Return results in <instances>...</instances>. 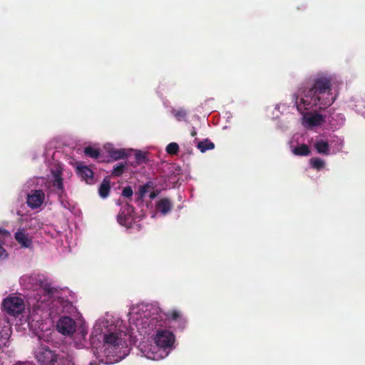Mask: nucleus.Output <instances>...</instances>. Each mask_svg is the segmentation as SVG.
<instances>
[{
  "label": "nucleus",
  "instance_id": "f257e3e1",
  "mask_svg": "<svg viewBox=\"0 0 365 365\" xmlns=\"http://www.w3.org/2000/svg\"><path fill=\"white\" fill-rule=\"evenodd\" d=\"M294 101L298 111L303 113L309 109L324 110L329 107L336 100L331 93V78L329 76H321L314 79L312 86L304 92V96L294 94Z\"/></svg>",
  "mask_w": 365,
  "mask_h": 365
},
{
  "label": "nucleus",
  "instance_id": "f03ea898",
  "mask_svg": "<svg viewBox=\"0 0 365 365\" xmlns=\"http://www.w3.org/2000/svg\"><path fill=\"white\" fill-rule=\"evenodd\" d=\"M4 310L12 316L21 314L25 309L24 299L21 297L10 295L2 303Z\"/></svg>",
  "mask_w": 365,
  "mask_h": 365
},
{
  "label": "nucleus",
  "instance_id": "7ed1b4c3",
  "mask_svg": "<svg viewBox=\"0 0 365 365\" xmlns=\"http://www.w3.org/2000/svg\"><path fill=\"white\" fill-rule=\"evenodd\" d=\"M56 352L48 346L41 344L34 350V356L41 365H51Z\"/></svg>",
  "mask_w": 365,
  "mask_h": 365
},
{
  "label": "nucleus",
  "instance_id": "20e7f679",
  "mask_svg": "<svg viewBox=\"0 0 365 365\" xmlns=\"http://www.w3.org/2000/svg\"><path fill=\"white\" fill-rule=\"evenodd\" d=\"M134 210V207L127 202L121 207L120 211L117 216L118 222L120 225L125 226L128 228L131 227L132 225L135 222Z\"/></svg>",
  "mask_w": 365,
  "mask_h": 365
},
{
  "label": "nucleus",
  "instance_id": "39448f33",
  "mask_svg": "<svg viewBox=\"0 0 365 365\" xmlns=\"http://www.w3.org/2000/svg\"><path fill=\"white\" fill-rule=\"evenodd\" d=\"M154 340L158 348L165 350L173 345L175 336L170 331L161 329L157 331Z\"/></svg>",
  "mask_w": 365,
  "mask_h": 365
},
{
  "label": "nucleus",
  "instance_id": "423d86ee",
  "mask_svg": "<svg viewBox=\"0 0 365 365\" xmlns=\"http://www.w3.org/2000/svg\"><path fill=\"white\" fill-rule=\"evenodd\" d=\"M56 329L63 335L71 336L76 331V323L70 317H62L57 322Z\"/></svg>",
  "mask_w": 365,
  "mask_h": 365
},
{
  "label": "nucleus",
  "instance_id": "0eeeda50",
  "mask_svg": "<svg viewBox=\"0 0 365 365\" xmlns=\"http://www.w3.org/2000/svg\"><path fill=\"white\" fill-rule=\"evenodd\" d=\"M104 345L108 348L117 349L126 345V341L122 338L121 332H110L105 335Z\"/></svg>",
  "mask_w": 365,
  "mask_h": 365
},
{
  "label": "nucleus",
  "instance_id": "6e6552de",
  "mask_svg": "<svg viewBox=\"0 0 365 365\" xmlns=\"http://www.w3.org/2000/svg\"><path fill=\"white\" fill-rule=\"evenodd\" d=\"M44 197L45 195L41 190H32L27 196V205L32 209L38 208L42 205Z\"/></svg>",
  "mask_w": 365,
  "mask_h": 365
},
{
  "label": "nucleus",
  "instance_id": "1a4fd4ad",
  "mask_svg": "<svg viewBox=\"0 0 365 365\" xmlns=\"http://www.w3.org/2000/svg\"><path fill=\"white\" fill-rule=\"evenodd\" d=\"M76 173L82 180L86 181L87 184H93L94 182V173L87 165H79L76 167Z\"/></svg>",
  "mask_w": 365,
  "mask_h": 365
},
{
  "label": "nucleus",
  "instance_id": "9d476101",
  "mask_svg": "<svg viewBox=\"0 0 365 365\" xmlns=\"http://www.w3.org/2000/svg\"><path fill=\"white\" fill-rule=\"evenodd\" d=\"M15 240L22 247L29 248L32 245V239L24 229L18 230L14 235Z\"/></svg>",
  "mask_w": 365,
  "mask_h": 365
},
{
  "label": "nucleus",
  "instance_id": "9b49d317",
  "mask_svg": "<svg viewBox=\"0 0 365 365\" xmlns=\"http://www.w3.org/2000/svg\"><path fill=\"white\" fill-rule=\"evenodd\" d=\"M51 365H74L73 358L68 354H56Z\"/></svg>",
  "mask_w": 365,
  "mask_h": 365
},
{
  "label": "nucleus",
  "instance_id": "f8f14e48",
  "mask_svg": "<svg viewBox=\"0 0 365 365\" xmlns=\"http://www.w3.org/2000/svg\"><path fill=\"white\" fill-rule=\"evenodd\" d=\"M304 122L310 127L320 125L324 122V116L318 113H312L304 117Z\"/></svg>",
  "mask_w": 365,
  "mask_h": 365
},
{
  "label": "nucleus",
  "instance_id": "ddd939ff",
  "mask_svg": "<svg viewBox=\"0 0 365 365\" xmlns=\"http://www.w3.org/2000/svg\"><path fill=\"white\" fill-rule=\"evenodd\" d=\"M173 203L168 198H162L160 199L156 204V209L158 212H160L162 215H165L168 214L172 208Z\"/></svg>",
  "mask_w": 365,
  "mask_h": 365
},
{
  "label": "nucleus",
  "instance_id": "4468645a",
  "mask_svg": "<svg viewBox=\"0 0 365 365\" xmlns=\"http://www.w3.org/2000/svg\"><path fill=\"white\" fill-rule=\"evenodd\" d=\"M165 318L168 320H173L175 322H180L182 324L186 322L185 319L182 317L180 311L177 309H173L164 313Z\"/></svg>",
  "mask_w": 365,
  "mask_h": 365
},
{
  "label": "nucleus",
  "instance_id": "2eb2a0df",
  "mask_svg": "<svg viewBox=\"0 0 365 365\" xmlns=\"http://www.w3.org/2000/svg\"><path fill=\"white\" fill-rule=\"evenodd\" d=\"M10 327L0 323V349L4 346L10 337Z\"/></svg>",
  "mask_w": 365,
  "mask_h": 365
},
{
  "label": "nucleus",
  "instance_id": "dca6fc26",
  "mask_svg": "<svg viewBox=\"0 0 365 365\" xmlns=\"http://www.w3.org/2000/svg\"><path fill=\"white\" fill-rule=\"evenodd\" d=\"M110 190V182L108 178H105L99 186L98 193L102 198H106L108 196Z\"/></svg>",
  "mask_w": 365,
  "mask_h": 365
},
{
  "label": "nucleus",
  "instance_id": "f3484780",
  "mask_svg": "<svg viewBox=\"0 0 365 365\" xmlns=\"http://www.w3.org/2000/svg\"><path fill=\"white\" fill-rule=\"evenodd\" d=\"M53 177L54 180L53 182V186L57 188L58 194L61 195L64 191L61 173L59 171L55 172L53 173Z\"/></svg>",
  "mask_w": 365,
  "mask_h": 365
},
{
  "label": "nucleus",
  "instance_id": "a211bd4d",
  "mask_svg": "<svg viewBox=\"0 0 365 365\" xmlns=\"http://www.w3.org/2000/svg\"><path fill=\"white\" fill-rule=\"evenodd\" d=\"M314 148L318 153L328 155L329 145L327 141L318 140L314 143Z\"/></svg>",
  "mask_w": 365,
  "mask_h": 365
},
{
  "label": "nucleus",
  "instance_id": "6ab92c4d",
  "mask_svg": "<svg viewBox=\"0 0 365 365\" xmlns=\"http://www.w3.org/2000/svg\"><path fill=\"white\" fill-rule=\"evenodd\" d=\"M196 146L202 153H205L207 150H212L215 148V144L208 139H205L198 141Z\"/></svg>",
  "mask_w": 365,
  "mask_h": 365
},
{
  "label": "nucleus",
  "instance_id": "aec40b11",
  "mask_svg": "<svg viewBox=\"0 0 365 365\" xmlns=\"http://www.w3.org/2000/svg\"><path fill=\"white\" fill-rule=\"evenodd\" d=\"M292 152L295 155L308 156L310 154V149L307 145L302 144L294 148Z\"/></svg>",
  "mask_w": 365,
  "mask_h": 365
},
{
  "label": "nucleus",
  "instance_id": "412c9836",
  "mask_svg": "<svg viewBox=\"0 0 365 365\" xmlns=\"http://www.w3.org/2000/svg\"><path fill=\"white\" fill-rule=\"evenodd\" d=\"M110 156L115 160L124 159L127 157L125 149H112L109 151Z\"/></svg>",
  "mask_w": 365,
  "mask_h": 365
},
{
  "label": "nucleus",
  "instance_id": "4be33fe9",
  "mask_svg": "<svg viewBox=\"0 0 365 365\" xmlns=\"http://www.w3.org/2000/svg\"><path fill=\"white\" fill-rule=\"evenodd\" d=\"M172 113L178 121H187V112L185 109L173 110Z\"/></svg>",
  "mask_w": 365,
  "mask_h": 365
},
{
  "label": "nucleus",
  "instance_id": "5701e85b",
  "mask_svg": "<svg viewBox=\"0 0 365 365\" xmlns=\"http://www.w3.org/2000/svg\"><path fill=\"white\" fill-rule=\"evenodd\" d=\"M84 153L86 156H88L93 159H97L100 155V150L99 149L88 146L85 148Z\"/></svg>",
  "mask_w": 365,
  "mask_h": 365
},
{
  "label": "nucleus",
  "instance_id": "b1692460",
  "mask_svg": "<svg viewBox=\"0 0 365 365\" xmlns=\"http://www.w3.org/2000/svg\"><path fill=\"white\" fill-rule=\"evenodd\" d=\"M309 163L312 168L318 170L322 169L325 165L324 161L319 158H311Z\"/></svg>",
  "mask_w": 365,
  "mask_h": 365
},
{
  "label": "nucleus",
  "instance_id": "393cba45",
  "mask_svg": "<svg viewBox=\"0 0 365 365\" xmlns=\"http://www.w3.org/2000/svg\"><path fill=\"white\" fill-rule=\"evenodd\" d=\"M135 158L138 164L147 163L148 160L146 153L137 150L135 154Z\"/></svg>",
  "mask_w": 365,
  "mask_h": 365
},
{
  "label": "nucleus",
  "instance_id": "a878e982",
  "mask_svg": "<svg viewBox=\"0 0 365 365\" xmlns=\"http://www.w3.org/2000/svg\"><path fill=\"white\" fill-rule=\"evenodd\" d=\"M165 150L170 155H176L179 151V145L176 143H170L167 145Z\"/></svg>",
  "mask_w": 365,
  "mask_h": 365
},
{
  "label": "nucleus",
  "instance_id": "bb28decb",
  "mask_svg": "<svg viewBox=\"0 0 365 365\" xmlns=\"http://www.w3.org/2000/svg\"><path fill=\"white\" fill-rule=\"evenodd\" d=\"M125 169V165L123 163H119L113 168L112 175L113 176L119 177L123 173Z\"/></svg>",
  "mask_w": 365,
  "mask_h": 365
},
{
  "label": "nucleus",
  "instance_id": "cd10ccee",
  "mask_svg": "<svg viewBox=\"0 0 365 365\" xmlns=\"http://www.w3.org/2000/svg\"><path fill=\"white\" fill-rule=\"evenodd\" d=\"M148 188H149L148 184H145V185L140 187L139 191L138 192V200H141L143 198L145 193L148 192Z\"/></svg>",
  "mask_w": 365,
  "mask_h": 365
},
{
  "label": "nucleus",
  "instance_id": "c85d7f7f",
  "mask_svg": "<svg viewBox=\"0 0 365 365\" xmlns=\"http://www.w3.org/2000/svg\"><path fill=\"white\" fill-rule=\"evenodd\" d=\"M133 191L130 186L125 187L122 191V195L127 198H130L133 196Z\"/></svg>",
  "mask_w": 365,
  "mask_h": 365
},
{
  "label": "nucleus",
  "instance_id": "c756f323",
  "mask_svg": "<svg viewBox=\"0 0 365 365\" xmlns=\"http://www.w3.org/2000/svg\"><path fill=\"white\" fill-rule=\"evenodd\" d=\"M43 294L48 297L53 295V289L48 284L42 287Z\"/></svg>",
  "mask_w": 365,
  "mask_h": 365
},
{
  "label": "nucleus",
  "instance_id": "7c9ffc66",
  "mask_svg": "<svg viewBox=\"0 0 365 365\" xmlns=\"http://www.w3.org/2000/svg\"><path fill=\"white\" fill-rule=\"evenodd\" d=\"M152 355L153 356L150 355L149 353H148L147 357L149 359H153V360H157L160 357V356H158V355H157V354H155L153 352L152 353Z\"/></svg>",
  "mask_w": 365,
  "mask_h": 365
},
{
  "label": "nucleus",
  "instance_id": "2f4dec72",
  "mask_svg": "<svg viewBox=\"0 0 365 365\" xmlns=\"http://www.w3.org/2000/svg\"><path fill=\"white\" fill-rule=\"evenodd\" d=\"M190 135L192 136V137H195L197 135V131L195 130V128L193 127L191 130V132H190Z\"/></svg>",
  "mask_w": 365,
  "mask_h": 365
},
{
  "label": "nucleus",
  "instance_id": "473e14b6",
  "mask_svg": "<svg viewBox=\"0 0 365 365\" xmlns=\"http://www.w3.org/2000/svg\"><path fill=\"white\" fill-rule=\"evenodd\" d=\"M16 365H35L33 363L31 362H19L17 363Z\"/></svg>",
  "mask_w": 365,
  "mask_h": 365
},
{
  "label": "nucleus",
  "instance_id": "72a5a7b5",
  "mask_svg": "<svg viewBox=\"0 0 365 365\" xmlns=\"http://www.w3.org/2000/svg\"><path fill=\"white\" fill-rule=\"evenodd\" d=\"M155 196H156L155 192H151V193H150V198H151V199H154V198L155 197Z\"/></svg>",
  "mask_w": 365,
  "mask_h": 365
},
{
  "label": "nucleus",
  "instance_id": "f704fd0d",
  "mask_svg": "<svg viewBox=\"0 0 365 365\" xmlns=\"http://www.w3.org/2000/svg\"><path fill=\"white\" fill-rule=\"evenodd\" d=\"M81 333L83 336H84L87 334V332L86 331H84V330H81Z\"/></svg>",
  "mask_w": 365,
  "mask_h": 365
}]
</instances>
